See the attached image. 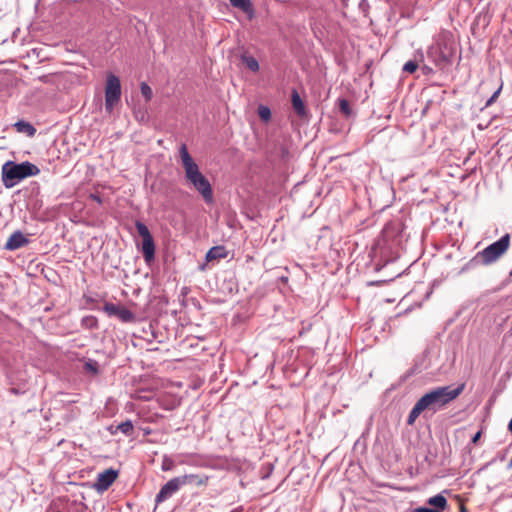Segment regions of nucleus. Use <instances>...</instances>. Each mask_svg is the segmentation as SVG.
<instances>
[{"label":"nucleus","instance_id":"obj_1","mask_svg":"<svg viewBox=\"0 0 512 512\" xmlns=\"http://www.w3.org/2000/svg\"><path fill=\"white\" fill-rule=\"evenodd\" d=\"M186 184L203 198L206 204L214 201L213 188L208 178L200 171L198 164L189 154L187 146L182 144L179 149Z\"/></svg>","mask_w":512,"mask_h":512},{"label":"nucleus","instance_id":"obj_2","mask_svg":"<svg viewBox=\"0 0 512 512\" xmlns=\"http://www.w3.org/2000/svg\"><path fill=\"white\" fill-rule=\"evenodd\" d=\"M40 169L29 161L16 163L7 161L2 166V182L6 188H12L27 177L36 176Z\"/></svg>","mask_w":512,"mask_h":512},{"label":"nucleus","instance_id":"obj_3","mask_svg":"<svg viewBox=\"0 0 512 512\" xmlns=\"http://www.w3.org/2000/svg\"><path fill=\"white\" fill-rule=\"evenodd\" d=\"M419 402L425 411L436 413L448 405V386L438 387L424 394Z\"/></svg>","mask_w":512,"mask_h":512},{"label":"nucleus","instance_id":"obj_4","mask_svg":"<svg viewBox=\"0 0 512 512\" xmlns=\"http://www.w3.org/2000/svg\"><path fill=\"white\" fill-rule=\"evenodd\" d=\"M510 246V236L509 234H505L498 241L492 243L484 250L477 253L476 258L480 259L482 264L490 265L497 261L501 256H503Z\"/></svg>","mask_w":512,"mask_h":512},{"label":"nucleus","instance_id":"obj_5","mask_svg":"<svg viewBox=\"0 0 512 512\" xmlns=\"http://www.w3.org/2000/svg\"><path fill=\"white\" fill-rule=\"evenodd\" d=\"M121 98V83L120 79L114 75L109 74L106 79L105 86V109L107 112H112L116 103Z\"/></svg>","mask_w":512,"mask_h":512},{"label":"nucleus","instance_id":"obj_6","mask_svg":"<svg viewBox=\"0 0 512 512\" xmlns=\"http://www.w3.org/2000/svg\"><path fill=\"white\" fill-rule=\"evenodd\" d=\"M448 46L444 36L440 35L439 38L428 49V58L435 63L440 69H445L448 66Z\"/></svg>","mask_w":512,"mask_h":512},{"label":"nucleus","instance_id":"obj_7","mask_svg":"<svg viewBox=\"0 0 512 512\" xmlns=\"http://www.w3.org/2000/svg\"><path fill=\"white\" fill-rule=\"evenodd\" d=\"M136 230L139 236L142 238V247L141 251L143 254V258L146 263L154 260L155 257V243L154 239L148 229V227L141 221L135 222Z\"/></svg>","mask_w":512,"mask_h":512},{"label":"nucleus","instance_id":"obj_8","mask_svg":"<svg viewBox=\"0 0 512 512\" xmlns=\"http://www.w3.org/2000/svg\"><path fill=\"white\" fill-rule=\"evenodd\" d=\"M103 310L108 316H114L120 319L124 323H130L135 320L134 313L127 307L114 303H105Z\"/></svg>","mask_w":512,"mask_h":512},{"label":"nucleus","instance_id":"obj_9","mask_svg":"<svg viewBox=\"0 0 512 512\" xmlns=\"http://www.w3.org/2000/svg\"><path fill=\"white\" fill-rule=\"evenodd\" d=\"M182 483L179 479V477H174L170 479L168 482H166L159 490L155 497V503L156 505L168 500L171 498L174 494H176L181 488Z\"/></svg>","mask_w":512,"mask_h":512},{"label":"nucleus","instance_id":"obj_10","mask_svg":"<svg viewBox=\"0 0 512 512\" xmlns=\"http://www.w3.org/2000/svg\"><path fill=\"white\" fill-rule=\"evenodd\" d=\"M118 477V471L109 468L98 474L96 482L94 484L95 489L98 492H104L113 484Z\"/></svg>","mask_w":512,"mask_h":512},{"label":"nucleus","instance_id":"obj_11","mask_svg":"<svg viewBox=\"0 0 512 512\" xmlns=\"http://www.w3.org/2000/svg\"><path fill=\"white\" fill-rule=\"evenodd\" d=\"M30 240L20 230L14 231L7 239L4 248L8 251H15L27 246Z\"/></svg>","mask_w":512,"mask_h":512},{"label":"nucleus","instance_id":"obj_12","mask_svg":"<svg viewBox=\"0 0 512 512\" xmlns=\"http://www.w3.org/2000/svg\"><path fill=\"white\" fill-rule=\"evenodd\" d=\"M182 486L193 485V486H203L206 485L209 477L204 474H184L178 476Z\"/></svg>","mask_w":512,"mask_h":512},{"label":"nucleus","instance_id":"obj_13","mask_svg":"<svg viewBox=\"0 0 512 512\" xmlns=\"http://www.w3.org/2000/svg\"><path fill=\"white\" fill-rule=\"evenodd\" d=\"M445 493H448V490H443L441 493L430 497L427 500V504L431 506L430 508L436 509L438 512H443L447 506V499L444 496Z\"/></svg>","mask_w":512,"mask_h":512},{"label":"nucleus","instance_id":"obj_14","mask_svg":"<svg viewBox=\"0 0 512 512\" xmlns=\"http://www.w3.org/2000/svg\"><path fill=\"white\" fill-rule=\"evenodd\" d=\"M291 104H292V107H293L295 113L298 116H300V117L306 116L307 110H306L305 104L296 89H293L291 92Z\"/></svg>","mask_w":512,"mask_h":512},{"label":"nucleus","instance_id":"obj_15","mask_svg":"<svg viewBox=\"0 0 512 512\" xmlns=\"http://www.w3.org/2000/svg\"><path fill=\"white\" fill-rule=\"evenodd\" d=\"M231 5L244 12L249 19L254 18L255 10L251 0H229Z\"/></svg>","mask_w":512,"mask_h":512},{"label":"nucleus","instance_id":"obj_16","mask_svg":"<svg viewBox=\"0 0 512 512\" xmlns=\"http://www.w3.org/2000/svg\"><path fill=\"white\" fill-rule=\"evenodd\" d=\"M228 252L224 246H214L208 250L205 259L207 262L220 260L227 256Z\"/></svg>","mask_w":512,"mask_h":512},{"label":"nucleus","instance_id":"obj_17","mask_svg":"<svg viewBox=\"0 0 512 512\" xmlns=\"http://www.w3.org/2000/svg\"><path fill=\"white\" fill-rule=\"evenodd\" d=\"M14 127L17 132L24 133L29 137H32L36 133V128L30 123L25 120H19L14 124Z\"/></svg>","mask_w":512,"mask_h":512},{"label":"nucleus","instance_id":"obj_18","mask_svg":"<svg viewBox=\"0 0 512 512\" xmlns=\"http://www.w3.org/2000/svg\"><path fill=\"white\" fill-rule=\"evenodd\" d=\"M134 426L131 420H126L117 426H115V431H112V434L115 435L118 432L123 433L126 436H130L133 432Z\"/></svg>","mask_w":512,"mask_h":512},{"label":"nucleus","instance_id":"obj_19","mask_svg":"<svg viewBox=\"0 0 512 512\" xmlns=\"http://www.w3.org/2000/svg\"><path fill=\"white\" fill-rule=\"evenodd\" d=\"M424 411L425 410H424L423 406L421 405V403L418 400L408 415L407 424L412 425L416 421V419L419 417V415Z\"/></svg>","mask_w":512,"mask_h":512},{"label":"nucleus","instance_id":"obj_20","mask_svg":"<svg viewBox=\"0 0 512 512\" xmlns=\"http://www.w3.org/2000/svg\"><path fill=\"white\" fill-rule=\"evenodd\" d=\"M242 59V62L246 65V67L252 71V72H258L259 71V63L257 61V59L253 56H247V55H243L241 57Z\"/></svg>","mask_w":512,"mask_h":512},{"label":"nucleus","instance_id":"obj_21","mask_svg":"<svg viewBox=\"0 0 512 512\" xmlns=\"http://www.w3.org/2000/svg\"><path fill=\"white\" fill-rule=\"evenodd\" d=\"M84 370L92 375H97L99 373V364L94 359H85Z\"/></svg>","mask_w":512,"mask_h":512},{"label":"nucleus","instance_id":"obj_22","mask_svg":"<svg viewBox=\"0 0 512 512\" xmlns=\"http://www.w3.org/2000/svg\"><path fill=\"white\" fill-rule=\"evenodd\" d=\"M259 118L263 122H268L271 119V110L268 106L265 105H259L257 110Z\"/></svg>","mask_w":512,"mask_h":512},{"label":"nucleus","instance_id":"obj_23","mask_svg":"<svg viewBox=\"0 0 512 512\" xmlns=\"http://www.w3.org/2000/svg\"><path fill=\"white\" fill-rule=\"evenodd\" d=\"M339 110L347 118L352 115V109H351L349 101L347 99H344V98L339 99Z\"/></svg>","mask_w":512,"mask_h":512},{"label":"nucleus","instance_id":"obj_24","mask_svg":"<svg viewBox=\"0 0 512 512\" xmlns=\"http://www.w3.org/2000/svg\"><path fill=\"white\" fill-rule=\"evenodd\" d=\"M174 468H175L174 460L171 457L164 455L162 458L161 469L166 472V471H172V470H174Z\"/></svg>","mask_w":512,"mask_h":512},{"label":"nucleus","instance_id":"obj_25","mask_svg":"<svg viewBox=\"0 0 512 512\" xmlns=\"http://www.w3.org/2000/svg\"><path fill=\"white\" fill-rule=\"evenodd\" d=\"M470 435L468 434L467 428L457 429L455 431V442L464 443Z\"/></svg>","mask_w":512,"mask_h":512},{"label":"nucleus","instance_id":"obj_26","mask_svg":"<svg viewBox=\"0 0 512 512\" xmlns=\"http://www.w3.org/2000/svg\"><path fill=\"white\" fill-rule=\"evenodd\" d=\"M140 89H141V94L145 98L146 102L150 101L153 96L151 87L146 82H142Z\"/></svg>","mask_w":512,"mask_h":512},{"label":"nucleus","instance_id":"obj_27","mask_svg":"<svg viewBox=\"0 0 512 512\" xmlns=\"http://www.w3.org/2000/svg\"><path fill=\"white\" fill-rule=\"evenodd\" d=\"M417 69H418V63L415 60L407 61L402 68L403 72L409 73V74L414 73Z\"/></svg>","mask_w":512,"mask_h":512},{"label":"nucleus","instance_id":"obj_28","mask_svg":"<svg viewBox=\"0 0 512 512\" xmlns=\"http://www.w3.org/2000/svg\"><path fill=\"white\" fill-rule=\"evenodd\" d=\"M502 88H503V83L500 84V86L498 87V89L493 93V95L487 100L485 106L486 107H489L491 106L496 100L497 98L499 97L501 91H502Z\"/></svg>","mask_w":512,"mask_h":512},{"label":"nucleus","instance_id":"obj_29","mask_svg":"<svg viewBox=\"0 0 512 512\" xmlns=\"http://www.w3.org/2000/svg\"><path fill=\"white\" fill-rule=\"evenodd\" d=\"M453 499L456 501V504L458 506L459 512H468V509L462 500V498L459 495H455Z\"/></svg>","mask_w":512,"mask_h":512},{"label":"nucleus","instance_id":"obj_30","mask_svg":"<svg viewBox=\"0 0 512 512\" xmlns=\"http://www.w3.org/2000/svg\"><path fill=\"white\" fill-rule=\"evenodd\" d=\"M445 282V278H437L434 279L431 283V290L427 293V297H429L430 293H432L435 289H437L439 286H441Z\"/></svg>","mask_w":512,"mask_h":512},{"label":"nucleus","instance_id":"obj_31","mask_svg":"<svg viewBox=\"0 0 512 512\" xmlns=\"http://www.w3.org/2000/svg\"><path fill=\"white\" fill-rule=\"evenodd\" d=\"M464 389V384L459 385L457 388L450 390V401L455 399Z\"/></svg>","mask_w":512,"mask_h":512},{"label":"nucleus","instance_id":"obj_32","mask_svg":"<svg viewBox=\"0 0 512 512\" xmlns=\"http://www.w3.org/2000/svg\"><path fill=\"white\" fill-rule=\"evenodd\" d=\"M89 198L92 199L93 201L97 202L100 205L103 203L102 197L98 193H91L89 195Z\"/></svg>","mask_w":512,"mask_h":512},{"label":"nucleus","instance_id":"obj_33","mask_svg":"<svg viewBox=\"0 0 512 512\" xmlns=\"http://www.w3.org/2000/svg\"><path fill=\"white\" fill-rule=\"evenodd\" d=\"M412 512H438L436 509L430 507H417Z\"/></svg>","mask_w":512,"mask_h":512},{"label":"nucleus","instance_id":"obj_34","mask_svg":"<svg viewBox=\"0 0 512 512\" xmlns=\"http://www.w3.org/2000/svg\"><path fill=\"white\" fill-rule=\"evenodd\" d=\"M481 435H482V431L481 430L476 432L473 436H471L470 443L476 444L479 441Z\"/></svg>","mask_w":512,"mask_h":512},{"label":"nucleus","instance_id":"obj_35","mask_svg":"<svg viewBox=\"0 0 512 512\" xmlns=\"http://www.w3.org/2000/svg\"><path fill=\"white\" fill-rule=\"evenodd\" d=\"M46 512H61V511H59V510H54V509H53V506H52V505H50Z\"/></svg>","mask_w":512,"mask_h":512},{"label":"nucleus","instance_id":"obj_36","mask_svg":"<svg viewBox=\"0 0 512 512\" xmlns=\"http://www.w3.org/2000/svg\"><path fill=\"white\" fill-rule=\"evenodd\" d=\"M508 429L512 433V419L509 422Z\"/></svg>","mask_w":512,"mask_h":512},{"label":"nucleus","instance_id":"obj_37","mask_svg":"<svg viewBox=\"0 0 512 512\" xmlns=\"http://www.w3.org/2000/svg\"><path fill=\"white\" fill-rule=\"evenodd\" d=\"M108 430L110 431V433L112 434V431H115V426L111 425Z\"/></svg>","mask_w":512,"mask_h":512},{"label":"nucleus","instance_id":"obj_38","mask_svg":"<svg viewBox=\"0 0 512 512\" xmlns=\"http://www.w3.org/2000/svg\"><path fill=\"white\" fill-rule=\"evenodd\" d=\"M11 392H12V393H15V394H18V393H19V392H18V390H17V389H15V388H12V389H11Z\"/></svg>","mask_w":512,"mask_h":512},{"label":"nucleus","instance_id":"obj_39","mask_svg":"<svg viewBox=\"0 0 512 512\" xmlns=\"http://www.w3.org/2000/svg\"><path fill=\"white\" fill-rule=\"evenodd\" d=\"M509 275H510V277H512V270L510 271Z\"/></svg>","mask_w":512,"mask_h":512},{"label":"nucleus","instance_id":"obj_40","mask_svg":"<svg viewBox=\"0 0 512 512\" xmlns=\"http://www.w3.org/2000/svg\"><path fill=\"white\" fill-rule=\"evenodd\" d=\"M510 466H512V459H511V461H510Z\"/></svg>","mask_w":512,"mask_h":512}]
</instances>
